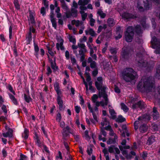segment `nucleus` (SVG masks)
<instances>
[{
	"label": "nucleus",
	"mask_w": 160,
	"mask_h": 160,
	"mask_svg": "<svg viewBox=\"0 0 160 160\" xmlns=\"http://www.w3.org/2000/svg\"><path fill=\"white\" fill-rule=\"evenodd\" d=\"M152 79V77H143L138 85V89L141 92L151 91L154 86Z\"/></svg>",
	"instance_id": "f257e3e1"
},
{
	"label": "nucleus",
	"mask_w": 160,
	"mask_h": 160,
	"mask_svg": "<svg viewBox=\"0 0 160 160\" xmlns=\"http://www.w3.org/2000/svg\"><path fill=\"white\" fill-rule=\"evenodd\" d=\"M123 79L126 82H130L134 80L137 77L136 72L131 68H127L125 69L122 73Z\"/></svg>",
	"instance_id": "f03ea898"
},
{
	"label": "nucleus",
	"mask_w": 160,
	"mask_h": 160,
	"mask_svg": "<svg viewBox=\"0 0 160 160\" xmlns=\"http://www.w3.org/2000/svg\"><path fill=\"white\" fill-rule=\"evenodd\" d=\"M136 63L137 65L140 67H147L150 68H153L154 66L152 62H148L142 59V55L141 52L137 53L136 59Z\"/></svg>",
	"instance_id": "7ed1b4c3"
},
{
	"label": "nucleus",
	"mask_w": 160,
	"mask_h": 160,
	"mask_svg": "<svg viewBox=\"0 0 160 160\" xmlns=\"http://www.w3.org/2000/svg\"><path fill=\"white\" fill-rule=\"evenodd\" d=\"M95 84V87L98 91V97L99 98H103L106 103V104L107 105L108 99V95L106 92V87L105 86H102L100 83H98L97 81H96Z\"/></svg>",
	"instance_id": "20e7f679"
},
{
	"label": "nucleus",
	"mask_w": 160,
	"mask_h": 160,
	"mask_svg": "<svg viewBox=\"0 0 160 160\" xmlns=\"http://www.w3.org/2000/svg\"><path fill=\"white\" fill-rule=\"evenodd\" d=\"M121 56L122 58L124 60L128 59L131 56L129 48L127 47H123L122 48Z\"/></svg>",
	"instance_id": "39448f33"
},
{
	"label": "nucleus",
	"mask_w": 160,
	"mask_h": 160,
	"mask_svg": "<svg viewBox=\"0 0 160 160\" xmlns=\"http://www.w3.org/2000/svg\"><path fill=\"white\" fill-rule=\"evenodd\" d=\"M118 137L114 133L113 130L111 128V144H118Z\"/></svg>",
	"instance_id": "423d86ee"
},
{
	"label": "nucleus",
	"mask_w": 160,
	"mask_h": 160,
	"mask_svg": "<svg viewBox=\"0 0 160 160\" xmlns=\"http://www.w3.org/2000/svg\"><path fill=\"white\" fill-rule=\"evenodd\" d=\"M78 11L74 8L71 9V11L70 12L69 11L66 12L65 14L67 18H70L72 16L76 18L77 16Z\"/></svg>",
	"instance_id": "0eeeda50"
},
{
	"label": "nucleus",
	"mask_w": 160,
	"mask_h": 160,
	"mask_svg": "<svg viewBox=\"0 0 160 160\" xmlns=\"http://www.w3.org/2000/svg\"><path fill=\"white\" fill-rule=\"evenodd\" d=\"M34 11H32L30 10L29 11V21L30 22L32 25H34L36 24V22L34 15Z\"/></svg>",
	"instance_id": "6e6552de"
},
{
	"label": "nucleus",
	"mask_w": 160,
	"mask_h": 160,
	"mask_svg": "<svg viewBox=\"0 0 160 160\" xmlns=\"http://www.w3.org/2000/svg\"><path fill=\"white\" fill-rule=\"evenodd\" d=\"M7 130L8 131L6 133L4 132L3 130L2 131V132H3L2 133L3 136L5 138L7 137H9V138H13V131L12 129L11 128H9L8 130Z\"/></svg>",
	"instance_id": "1a4fd4ad"
},
{
	"label": "nucleus",
	"mask_w": 160,
	"mask_h": 160,
	"mask_svg": "<svg viewBox=\"0 0 160 160\" xmlns=\"http://www.w3.org/2000/svg\"><path fill=\"white\" fill-rule=\"evenodd\" d=\"M71 129L68 126H67L66 128H64L62 132V136L63 137H68L69 136V133H72L71 132Z\"/></svg>",
	"instance_id": "9d476101"
},
{
	"label": "nucleus",
	"mask_w": 160,
	"mask_h": 160,
	"mask_svg": "<svg viewBox=\"0 0 160 160\" xmlns=\"http://www.w3.org/2000/svg\"><path fill=\"white\" fill-rule=\"evenodd\" d=\"M47 55L48 61L50 63L51 68L52 69L53 72H54L56 71L59 69L58 67H55L54 65V63L52 59L50 58L48 54H47Z\"/></svg>",
	"instance_id": "9b49d317"
},
{
	"label": "nucleus",
	"mask_w": 160,
	"mask_h": 160,
	"mask_svg": "<svg viewBox=\"0 0 160 160\" xmlns=\"http://www.w3.org/2000/svg\"><path fill=\"white\" fill-rule=\"evenodd\" d=\"M110 146H108V149L105 148L102 150V152L104 154V156L106 160H110L109 152L110 153Z\"/></svg>",
	"instance_id": "f8f14e48"
},
{
	"label": "nucleus",
	"mask_w": 160,
	"mask_h": 160,
	"mask_svg": "<svg viewBox=\"0 0 160 160\" xmlns=\"http://www.w3.org/2000/svg\"><path fill=\"white\" fill-rule=\"evenodd\" d=\"M111 53L113 54L112 56H111V59H112L114 60V62H116L118 61V59L116 56L115 55L117 53V50L116 48L111 49Z\"/></svg>",
	"instance_id": "ddd939ff"
},
{
	"label": "nucleus",
	"mask_w": 160,
	"mask_h": 160,
	"mask_svg": "<svg viewBox=\"0 0 160 160\" xmlns=\"http://www.w3.org/2000/svg\"><path fill=\"white\" fill-rule=\"evenodd\" d=\"M63 40L62 39H61L59 41L60 43L59 44L58 43H56V48L58 50H59L60 48L61 50H64V46H63Z\"/></svg>",
	"instance_id": "4468645a"
},
{
	"label": "nucleus",
	"mask_w": 160,
	"mask_h": 160,
	"mask_svg": "<svg viewBox=\"0 0 160 160\" xmlns=\"http://www.w3.org/2000/svg\"><path fill=\"white\" fill-rule=\"evenodd\" d=\"M153 114L152 115L154 119H157L159 117V114L157 110V108L156 107H154L153 108Z\"/></svg>",
	"instance_id": "2eb2a0df"
},
{
	"label": "nucleus",
	"mask_w": 160,
	"mask_h": 160,
	"mask_svg": "<svg viewBox=\"0 0 160 160\" xmlns=\"http://www.w3.org/2000/svg\"><path fill=\"white\" fill-rule=\"evenodd\" d=\"M151 43L153 47H155L158 45H160V41L158 40L155 37L152 38L151 41Z\"/></svg>",
	"instance_id": "dca6fc26"
},
{
	"label": "nucleus",
	"mask_w": 160,
	"mask_h": 160,
	"mask_svg": "<svg viewBox=\"0 0 160 160\" xmlns=\"http://www.w3.org/2000/svg\"><path fill=\"white\" fill-rule=\"evenodd\" d=\"M114 145H111V153L114 152L117 153V154H119L120 153V150L119 149L115 147V144H114Z\"/></svg>",
	"instance_id": "f3484780"
},
{
	"label": "nucleus",
	"mask_w": 160,
	"mask_h": 160,
	"mask_svg": "<svg viewBox=\"0 0 160 160\" xmlns=\"http://www.w3.org/2000/svg\"><path fill=\"white\" fill-rule=\"evenodd\" d=\"M133 36L134 35L132 33L131 34L125 33V38L126 41L128 42H131L132 40Z\"/></svg>",
	"instance_id": "a211bd4d"
},
{
	"label": "nucleus",
	"mask_w": 160,
	"mask_h": 160,
	"mask_svg": "<svg viewBox=\"0 0 160 160\" xmlns=\"http://www.w3.org/2000/svg\"><path fill=\"white\" fill-rule=\"evenodd\" d=\"M8 95L9 98L13 104L15 105H18V102L17 100L15 98L14 96L10 93H8Z\"/></svg>",
	"instance_id": "6ab92c4d"
},
{
	"label": "nucleus",
	"mask_w": 160,
	"mask_h": 160,
	"mask_svg": "<svg viewBox=\"0 0 160 160\" xmlns=\"http://www.w3.org/2000/svg\"><path fill=\"white\" fill-rule=\"evenodd\" d=\"M155 137L154 135H152L148 138L147 140V144L148 145H150L155 141Z\"/></svg>",
	"instance_id": "aec40b11"
},
{
	"label": "nucleus",
	"mask_w": 160,
	"mask_h": 160,
	"mask_svg": "<svg viewBox=\"0 0 160 160\" xmlns=\"http://www.w3.org/2000/svg\"><path fill=\"white\" fill-rule=\"evenodd\" d=\"M155 94L154 95L155 98H160V85L158 86L155 89Z\"/></svg>",
	"instance_id": "412c9836"
},
{
	"label": "nucleus",
	"mask_w": 160,
	"mask_h": 160,
	"mask_svg": "<svg viewBox=\"0 0 160 160\" xmlns=\"http://www.w3.org/2000/svg\"><path fill=\"white\" fill-rule=\"evenodd\" d=\"M57 101L59 106V109L61 111L62 110L63 107V101L62 99H60V98L58 97L57 99Z\"/></svg>",
	"instance_id": "4be33fe9"
},
{
	"label": "nucleus",
	"mask_w": 160,
	"mask_h": 160,
	"mask_svg": "<svg viewBox=\"0 0 160 160\" xmlns=\"http://www.w3.org/2000/svg\"><path fill=\"white\" fill-rule=\"evenodd\" d=\"M122 18L126 19L133 18L132 15L128 12L123 13L122 15Z\"/></svg>",
	"instance_id": "5701e85b"
},
{
	"label": "nucleus",
	"mask_w": 160,
	"mask_h": 160,
	"mask_svg": "<svg viewBox=\"0 0 160 160\" xmlns=\"http://www.w3.org/2000/svg\"><path fill=\"white\" fill-rule=\"evenodd\" d=\"M34 138L35 140V142L38 144V146L39 147L40 146L41 144V142L40 140V138L39 137L38 134L36 132L34 133Z\"/></svg>",
	"instance_id": "b1692460"
},
{
	"label": "nucleus",
	"mask_w": 160,
	"mask_h": 160,
	"mask_svg": "<svg viewBox=\"0 0 160 160\" xmlns=\"http://www.w3.org/2000/svg\"><path fill=\"white\" fill-rule=\"evenodd\" d=\"M134 30L135 32L138 34L142 33V31L141 28L139 25H137L134 28Z\"/></svg>",
	"instance_id": "393cba45"
},
{
	"label": "nucleus",
	"mask_w": 160,
	"mask_h": 160,
	"mask_svg": "<svg viewBox=\"0 0 160 160\" xmlns=\"http://www.w3.org/2000/svg\"><path fill=\"white\" fill-rule=\"evenodd\" d=\"M29 131L28 129L25 128L24 129V134H22V137L26 140L27 139L29 135Z\"/></svg>",
	"instance_id": "a878e982"
},
{
	"label": "nucleus",
	"mask_w": 160,
	"mask_h": 160,
	"mask_svg": "<svg viewBox=\"0 0 160 160\" xmlns=\"http://www.w3.org/2000/svg\"><path fill=\"white\" fill-rule=\"evenodd\" d=\"M26 42L27 44H30L32 41V34L31 32H29L28 36L27 37Z\"/></svg>",
	"instance_id": "bb28decb"
},
{
	"label": "nucleus",
	"mask_w": 160,
	"mask_h": 160,
	"mask_svg": "<svg viewBox=\"0 0 160 160\" xmlns=\"http://www.w3.org/2000/svg\"><path fill=\"white\" fill-rule=\"evenodd\" d=\"M24 97L25 101L27 103H29L32 101V99L30 97V95H27L26 94H24Z\"/></svg>",
	"instance_id": "cd10ccee"
},
{
	"label": "nucleus",
	"mask_w": 160,
	"mask_h": 160,
	"mask_svg": "<svg viewBox=\"0 0 160 160\" xmlns=\"http://www.w3.org/2000/svg\"><path fill=\"white\" fill-rule=\"evenodd\" d=\"M148 129V127L145 124H142L139 128V130L141 132H146Z\"/></svg>",
	"instance_id": "c85d7f7f"
},
{
	"label": "nucleus",
	"mask_w": 160,
	"mask_h": 160,
	"mask_svg": "<svg viewBox=\"0 0 160 160\" xmlns=\"http://www.w3.org/2000/svg\"><path fill=\"white\" fill-rule=\"evenodd\" d=\"M117 118L116 113L113 109H111V118L115 119Z\"/></svg>",
	"instance_id": "c756f323"
},
{
	"label": "nucleus",
	"mask_w": 160,
	"mask_h": 160,
	"mask_svg": "<svg viewBox=\"0 0 160 160\" xmlns=\"http://www.w3.org/2000/svg\"><path fill=\"white\" fill-rule=\"evenodd\" d=\"M125 33H128V34H131V33H132L134 35V32H133V28L132 27V26H129L128 27L127 29V30L126 32Z\"/></svg>",
	"instance_id": "7c9ffc66"
},
{
	"label": "nucleus",
	"mask_w": 160,
	"mask_h": 160,
	"mask_svg": "<svg viewBox=\"0 0 160 160\" xmlns=\"http://www.w3.org/2000/svg\"><path fill=\"white\" fill-rule=\"evenodd\" d=\"M125 120V118H123L121 115L119 116L118 118L116 120V121L118 122H122Z\"/></svg>",
	"instance_id": "2f4dec72"
},
{
	"label": "nucleus",
	"mask_w": 160,
	"mask_h": 160,
	"mask_svg": "<svg viewBox=\"0 0 160 160\" xmlns=\"http://www.w3.org/2000/svg\"><path fill=\"white\" fill-rule=\"evenodd\" d=\"M41 129L45 137L48 138L49 142H50V139L48 138L47 133L45 130V128L43 125L42 126Z\"/></svg>",
	"instance_id": "473e14b6"
},
{
	"label": "nucleus",
	"mask_w": 160,
	"mask_h": 160,
	"mask_svg": "<svg viewBox=\"0 0 160 160\" xmlns=\"http://www.w3.org/2000/svg\"><path fill=\"white\" fill-rule=\"evenodd\" d=\"M144 102L141 101H139L137 103V106L140 109H142L144 108Z\"/></svg>",
	"instance_id": "72a5a7b5"
},
{
	"label": "nucleus",
	"mask_w": 160,
	"mask_h": 160,
	"mask_svg": "<svg viewBox=\"0 0 160 160\" xmlns=\"http://www.w3.org/2000/svg\"><path fill=\"white\" fill-rule=\"evenodd\" d=\"M97 14H98L100 16L101 18H105L106 16V14L103 13V11L101 10H100L98 11Z\"/></svg>",
	"instance_id": "f704fd0d"
},
{
	"label": "nucleus",
	"mask_w": 160,
	"mask_h": 160,
	"mask_svg": "<svg viewBox=\"0 0 160 160\" xmlns=\"http://www.w3.org/2000/svg\"><path fill=\"white\" fill-rule=\"evenodd\" d=\"M1 109L2 110V111L4 113V114L5 115H7L8 112L7 108L6 106L5 105L3 104L2 107H1Z\"/></svg>",
	"instance_id": "c9c22d12"
},
{
	"label": "nucleus",
	"mask_w": 160,
	"mask_h": 160,
	"mask_svg": "<svg viewBox=\"0 0 160 160\" xmlns=\"http://www.w3.org/2000/svg\"><path fill=\"white\" fill-rule=\"evenodd\" d=\"M14 49H13V54L15 56V57H16L18 56V52L17 51V49L16 44V42H15L14 46H13Z\"/></svg>",
	"instance_id": "e433bc0d"
},
{
	"label": "nucleus",
	"mask_w": 160,
	"mask_h": 160,
	"mask_svg": "<svg viewBox=\"0 0 160 160\" xmlns=\"http://www.w3.org/2000/svg\"><path fill=\"white\" fill-rule=\"evenodd\" d=\"M14 4L15 8L17 10H19L20 9V5L18 3V0H14Z\"/></svg>",
	"instance_id": "4c0bfd02"
},
{
	"label": "nucleus",
	"mask_w": 160,
	"mask_h": 160,
	"mask_svg": "<svg viewBox=\"0 0 160 160\" xmlns=\"http://www.w3.org/2000/svg\"><path fill=\"white\" fill-rule=\"evenodd\" d=\"M102 119L103 120L101 122V124L103 127L105 125H107L108 122H109L107 121L106 118H103Z\"/></svg>",
	"instance_id": "58836bf2"
},
{
	"label": "nucleus",
	"mask_w": 160,
	"mask_h": 160,
	"mask_svg": "<svg viewBox=\"0 0 160 160\" xmlns=\"http://www.w3.org/2000/svg\"><path fill=\"white\" fill-rule=\"evenodd\" d=\"M56 19L50 20L51 22H52V27H53L55 29H56L57 26V23L56 21Z\"/></svg>",
	"instance_id": "ea45409f"
},
{
	"label": "nucleus",
	"mask_w": 160,
	"mask_h": 160,
	"mask_svg": "<svg viewBox=\"0 0 160 160\" xmlns=\"http://www.w3.org/2000/svg\"><path fill=\"white\" fill-rule=\"evenodd\" d=\"M69 41L70 42H72L73 44H75L76 43V38L73 37L72 36H70L69 38Z\"/></svg>",
	"instance_id": "a19ab883"
},
{
	"label": "nucleus",
	"mask_w": 160,
	"mask_h": 160,
	"mask_svg": "<svg viewBox=\"0 0 160 160\" xmlns=\"http://www.w3.org/2000/svg\"><path fill=\"white\" fill-rule=\"evenodd\" d=\"M98 97V96L96 94H94L92 97V102L95 103L97 101V99Z\"/></svg>",
	"instance_id": "79ce46f5"
},
{
	"label": "nucleus",
	"mask_w": 160,
	"mask_h": 160,
	"mask_svg": "<svg viewBox=\"0 0 160 160\" xmlns=\"http://www.w3.org/2000/svg\"><path fill=\"white\" fill-rule=\"evenodd\" d=\"M122 108L125 112H127L128 109L127 107L123 103H122L121 104Z\"/></svg>",
	"instance_id": "37998d69"
},
{
	"label": "nucleus",
	"mask_w": 160,
	"mask_h": 160,
	"mask_svg": "<svg viewBox=\"0 0 160 160\" xmlns=\"http://www.w3.org/2000/svg\"><path fill=\"white\" fill-rule=\"evenodd\" d=\"M47 49L48 50V52L53 57L54 56V53L52 51V49L49 46L47 47Z\"/></svg>",
	"instance_id": "c03bdc74"
},
{
	"label": "nucleus",
	"mask_w": 160,
	"mask_h": 160,
	"mask_svg": "<svg viewBox=\"0 0 160 160\" xmlns=\"http://www.w3.org/2000/svg\"><path fill=\"white\" fill-rule=\"evenodd\" d=\"M54 88L55 91L60 89L59 83L56 82L54 85Z\"/></svg>",
	"instance_id": "a18cd8bd"
},
{
	"label": "nucleus",
	"mask_w": 160,
	"mask_h": 160,
	"mask_svg": "<svg viewBox=\"0 0 160 160\" xmlns=\"http://www.w3.org/2000/svg\"><path fill=\"white\" fill-rule=\"evenodd\" d=\"M153 48H156L155 52L156 54H160V44Z\"/></svg>",
	"instance_id": "49530a36"
},
{
	"label": "nucleus",
	"mask_w": 160,
	"mask_h": 160,
	"mask_svg": "<svg viewBox=\"0 0 160 160\" xmlns=\"http://www.w3.org/2000/svg\"><path fill=\"white\" fill-rule=\"evenodd\" d=\"M8 89L14 95L15 94V91L13 90V88L10 84H9L7 87Z\"/></svg>",
	"instance_id": "de8ad7c7"
},
{
	"label": "nucleus",
	"mask_w": 160,
	"mask_h": 160,
	"mask_svg": "<svg viewBox=\"0 0 160 160\" xmlns=\"http://www.w3.org/2000/svg\"><path fill=\"white\" fill-rule=\"evenodd\" d=\"M89 34L92 36V37H94L95 36L96 34L95 32V31L93 30V29L92 28H90L89 31Z\"/></svg>",
	"instance_id": "09e8293b"
},
{
	"label": "nucleus",
	"mask_w": 160,
	"mask_h": 160,
	"mask_svg": "<svg viewBox=\"0 0 160 160\" xmlns=\"http://www.w3.org/2000/svg\"><path fill=\"white\" fill-rule=\"evenodd\" d=\"M156 77L158 79H160V69L159 68L157 69Z\"/></svg>",
	"instance_id": "8fccbe9b"
},
{
	"label": "nucleus",
	"mask_w": 160,
	"mask_h": 160,
	"mask_svg": "<svg viewBox=\"0 0 160 160\" xmlns=\"http://www.w3.org/2000/svg\"><path fill=\"white\" fill-rule=\"evenodd\" d=\"M78 46L79 47L81 48V49L84 50V51L86 52L87 51V49L85 48V46L84 44L80 43L78 44Z\"/></svg>",
	"instance_id": "3c124183"
},
{
	"label": "nucleus",
	"mask_w": 160,
	"mask_h": 160,
	"mask_svg": "<svg viewBox=\"0 0 160 160\" xmlns=\"http://www.w3.org/2000/svg\"><path fill=\"white\" fill-rule=\"evenodd\" d=\"M47 72L46 73V74L48 76H49L52 73V70L49 66L47 67Z\"/></svg>",
	"instance_id": "603ef678"
},
{
	"label": "nucleus",
	"mask_w": 160,
	"mask_h": 160,
	"mask_svg": "<svg viewBox=\"0 0 160 160\" xmlns=\"http://www.w3.org/2000/svg\"><path fill=\"white\" fill-rule=\"evenodd\" d=\"M146 18V17H145L144 18V19H143L141 21V23L142 25V26L143 28H146L147 27V25L146 23L145 22V19Z\"/></svg>",
	"instance_id": "864d4df0"
},
{
	"label": "nucleus",
	"mask_w": 160,
	"mask_h": 160,
	"mask_svg": "<svg viewBox=\"0 0 160 160\" xmlns=\"http://www.w3.org/2000/svg\"><path fill=\"white\" fill-rule=\"evenodd\" d=\"M34 46V51H39V48L37 44L35 43V40L34 39L33 41Z\"/></svg>",
	"instance_id": "5fc2aeb1"
},
{
	"label": "nucleus",
	"mask_w": 160,
	"mask_h": 160,
	"mask_svg": "<svg viewBox=\"0 0 160 160\" xmlns=\"http://www.w3.org/2000/svg\"><path fill=\"white\" fill-rule=\"evenodd\" d=\"M34 25H32L31 26H30L29 27V32H31V33H32V32L33 33H34L35 32H36V30L35 29L33 28V26Z\"/></svg>",
	"instance_id": "6e6d98bb"
},
{
	"label": "nucleus",
	"mask_w": 160,
	"mask_h": 160,
	"mask_svg": "<svg viewBox=\"0 0 160 160\" xmlns=\"http://www.w3.org/2000/svg\"><path fill=\"white\" fill-rule=\"evenodd\" d=\"M88 133L89 131L88 130H86L84 132V135L86 138L90 139V137Z\"/></svg>",
	"instance_id": "4d7b16f0"
},
{
	"label": "nucleus",
	"mask_w": 160,
	"mask_h": 160,
	"mask_svg": "<svg viewBox=\"0 0 160 160\" xmlns=\"http://www.w3.org/2000/svg\"><path fill=\"white\" fill-rule=\"evenodd\" d=\"M97 80L98 83H100L101 85L102 86V78L101 77H98L97 78Z\"/></svg>",
	"instance_id": "13d9d810"
},
{
	"label": "nucleus",
	"mask_w": 160,
	"mask_h": 160,
	"mask_svg": "<svg viewBox=\"0 0 160 160\" xmlns=\"http://www.w3.org/2000/svg\"><path fill=\"white\" fill-rule=\"evenodd\" d=\"M108 124V125L107 126H106L105 127H102L101 128L103 129L104 130H106L108 131H110V123L109 122H108L107 124Z\"/></svg>",
	"instance_id": "bf43d9fd"
},
{
	"label": "nucleus",
	"mask_w": 160,
	"mask_h": 160,
	"mask_svg": "<svg viewBox=\"0 0 160 160\" xmlns=\"http://www.w3.org/2000/svg\"><path fill=\"white\" fill-rule=\"evenodd\" d=\"M9 38L10 39H11L12 38V27L11 26H10L9 27Z\"/></svg>",
	"instance_id": "052dcab7"
},
{
	"label": "nucleus",
	"mask_w": 160,
	"mask_h": 160,
	"mask_svg": "<svg viewBox=\"0 0 160 160\" xmlns=\"http://www.w3.org/2000/svg\"><path fill=\"white\" fill-rule=\"evenodd\" d=\"M57 92V98H58L59 97L60 99H62L61 97L60 96V95L62 94V92L60 89L57 90L55 91Z\"/></svg>",
	"instance_id": "680f3d73"
},
{
	"label": "nucleus",
	"mask_w": 160,
	"mask_h": 160,
	"mask_svg": "<svg viewBox=\"0 0 160 160\" xmlns=\"http://www.w3.org/2000/svg\"><path fill=\"white\" fill-rule=\"evenodd\" d=\"M40 12L43 16H44L46 14V8L44 7L41 8Z\"/></svg>",
	"instance_id": "e2e57ef3"
},
{
	"label": "nucleus",
	"mask_w": 160,
	"mask_h": 160,
	"mask_svg": "<svg viewBox=\"0 0 160 160\" xmlns=\"http://www.w3.org/2000/svg\"><path fill=\"white\" fill-rule=\"evenodd\" d=\"M50 20L56 19V18H54V11H50Z\"/></svg>",
	"instance_id": "0e129e2a"
},
{
	"label": "nucleus",
	"mask_w": 160,
	"mask_h": 160,
	"mask_svg": "<svg viewBox=\"0 0 160 160\" xmlns=\"http://www.w3.org/2000/svg\"><path fill=\"white\" fill-rule=\"evenodd\" d=\"M137 8L139 11L141 12H143L145 10V8H144L140 6L138 4L137 6Z\"/></svg>",
	"instance_id": "69168bd1"
},
{
	"label": "nucleus",
	"mask_w": 160,
	"mask_h": 160,
	"mask_svg": "<svg viewBox=\"0 0 160 160\" xmlns=\"http://www.w3.org/2000/svg\"><path fill=\"white\" fill-rule=\"evenodd\" d=\"M122 31H121V32H118V33H117V34H118V35L115 37V38L116 39H118L121 38L122 37Z\"/></svg>",
	"instance_id": "338daca9"
},
{
	"label": "nucleus",
	"mask_w": 160,
	"mask_h": 160,
	"mask_svg": "<svg viewBox=\"0 0 160 160\" xmlns=\"http://www.w3.org/2000/svg\"><path fill=\"white\" fill-rule=\"evenodd\" d=\"M98 70L97 68L94 69L92 72V75L93 77H96L98 74Z\"/></svg>",
	"instance_id": "774afa93"
}]
</instances>
